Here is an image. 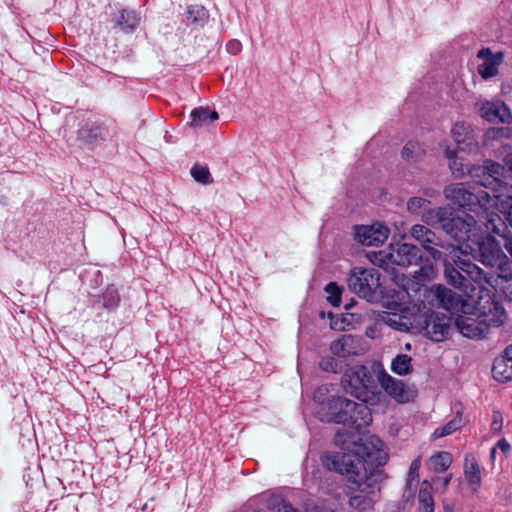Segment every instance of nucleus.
<instances>
[{
  "label": "nucleus",
  "mask_w": 512,
  "mask_h": 512,
  "mask_svg": "<svg viewBox=\"0 0 512 512\" xmlns=\"http://www.w3.org/2000/svg\"><path fill=\"white\" fill-rule=\"evenodd\" d=\"M443 194L446 200L455 206L467 208L477 214L483 213V224L489 219V214L496 213L493 209L499 205L500 201L499 195H490L484 190L472 192L462 182L445 186Z\"/></svg>",
  "instance_id": "7ed1b4c3"
},
{
  "label": "nucleus",
  "mask_w": 512,
  "mask_h": 512,
  "mask_svg": "<svg viewBox=\"0 0 512 512\" xmlns=\"http://www.w3.org/2000/svg\"><path fill=\"white\" fill-rule=\"evenodd\" d=\"M109 137V130L98 123H86L78 131V140L88 147L98 145Z\"/></svg>",
  "instance_id": "aec40b11"
},
{
  "label": "nucleus",
  "mask_w": 512,
  "mask_h": 512,
  "mask_svg": "<svg viewBox=\"0 0 512 512\" xmlns=\"http://www.w3.org/2000/svg\"><path fill=\"white\" fill-rule=\"evenodd\" d=\"M325 291L329 294L327 298L329 303L333 306H339L341 302V289L339 286L334 282H330L326 285Z\"/></svg>",
  "instance_id": "79ce46f5"
},
{
  "label": "nucleus",
  "mask_w": 512,
  "mask_h": 512,
  "mask_svg": "<svg viewBox=\"0 0 512 512\" xmlns=\"http://www.w3.org/2000/svg\"><path fill=\"white\" fill-rule=\"evenodd\" d=\"M111 22L112 30L132 33L140 22V16L134 10L121 9L113 15Z\"/></svg>",
  "instance_id": "5701e85b"
},
{
  "label": "nucleus",
  "mask_w": 512,
  "mask_h": 512,
  "mask_svg": "<svg viewBox=\"0 0 512 512\" xmlns=\"http://www.w3.org/2000/svg\"><path fill=\"white\" fill-rule=\"evenodd\" d=\"M465 478L468 483L473 486H478L481 482V472L480 467L476 459L469 455L465 458V467H464Z\"/></svg>",
  "instance_id": "72a5a7b5"
},
{
  "label": "nucleus",
  "mask_w": 512,
  "mask_h": 512,
  "mask_svg": "<svg viewBox=\"0 0 512 512\" xmlns=\"http://www.w3.org/2000/svg\"><path fill=\"white\" fill-rule=\"evenodd\" d=\"M392 512H398L397 510H393Z\"/></svg>",
  "instance_id": "13d9d810"
},
{
  "label": "nucleus",
  "mask_w": 512,
  "mask_h": 512,
  "mask_svg": "<svg viewBox=\"0 0 512 512\" xmlns=\"http://www.w3.org/2000/svg\"><path fill=\"white\" fill-rule=\"evenodd\" d=\"M343 403L348 410H351L347 424L351 425L355 430L366 427L372 422L371 410L367 405L369 402L361 401V403H355L352 401Z\"/></svg>",
  "instance_id": "4be33fe9"
},
{
  "label": "nucleus",
  "mask_w": 512,
  "mask_h": 512,
  "mask_svg": "<svg viewBox=\"0 0 512 512\" xmlns=\"http://www.w3.org/2000/svg\"><path fill=\"white\" fill-rule=\"evenodd\" d=\"M389 235V229L380 224L356 226L354 237L357 242L365 246H379L383 244Z\"/></svg>",
  "instance_id": "2eb2a0df"
},
{
  "label": "nucleus",
  "mask_w": 512,
  "mask_h": 512,
  "mask_svg": "<svg viewBox=\"0 0 512 512\" xmlns=\"http://www.w3.org/2000/svg\"><path fill=\"white\" fill-rule=\"evenodd\" d=\"M372 262L375 264V265H378L380 267L388 264L389 261V257H388V253H384L382 251H379L378 253H375L374 254V259H372Z\"/></svg>",
  "instance_id": "3c124183"
},
{
  "label": "nucleus",
  "mask_w": 512,
  "mask_h": 512,
  "mask_svg": "<svg viewBox=\"0 0 512 512\" xmlns=\"http://www.w3.org/2000/svg\"><path fill=\"white\" fill-rule=\"evenodd\" d=\"M480 116L492 123H510L512 115L502 101H485L480 104Z\"/></svg>",
  "instance_id": "a211bd4d"
},
{
  "label": "nucleus",
  "mask_w": 512,
  "mask_h": 512,
  "mask_svg": "<svg viewBox=\"0 0 512 512\" xmlns=\"http://www.w3.org/2000/svg\"><path fill=\"white\" fill-rule=\"evenodd\" d=\"M429 467L435 473L446 471L452 464V456L449 452L442 451L429 459Z\"/></svg>",
  "instance_id": "e433bc0d"
},
{
  "label": "nucleus",
  "mask_w": 512,
  "mask_h": 512,
  "mask_svg": "<svg viewBox=\"0 0 512 512\" xmlns=\"http://www.w3.org/2000/svg\"><path fill=\"white\" fill-rule=\"evenodd\" d=\"M275 512H297L296 509L285 501L279 502L275 507Z\"/></svg>",
  "instance_id": "603ef678"
},
{
  "label": "nucleus",
  "mask_w": 512,
  "mask_h": 512,
  "mask_svg": "<svg viewBox=\"0 0 512 512\" xmlns=\"http://www.w3.org/2000/svg\"><path fill=\"white\" fill-rule=\"evenodd\" d=\"M190 117V126L201 127L206 124L208 120H217L219 115L216 111L209 112L208 108L199 107L192 110Z\"/></svg>",
  "instance_id": "f704fd0d"
},
{
  "label": "nucleus",
  "mask_w": 512,
  "mask_h": 512,
  "mask_svg": "<svg viewBox=\"0 0 512 512\" xmlns=\"http://www.w3.org/2000/svg\"><path fill=\"white\" fill-rule=\"evenodd\" d=\"M453 212L448 207L429 208L422 212V221L431 227H439L444 231L446 224H450Z\"/></svg>",
  "instance_id": "b1692460"
},
{
  "label": "nucleus",
  "mask_w": 512,
  "mask_h": 512,
  "mask_svg": "<svg viewBox=\"0 0 512 512\" xmlns=\"http://www.w3.org/2000/svg\"><path fill=\"white\" fill-rule=\"evenodd\" d=\"M451 479H452V474H449L444 478H439V477L435 478L434 483L437 487H438V485H441L442 489L445 490L446 487L448 486V484L450 483Z\"/></svg>",
  "instance_id": "5fc2aeb1"
},
{
  "label": "nucleus",
  "mask_w": 512,
  "mask_h": 512,
  "mask_svg": "<svg viewBox=\"0 0 512 512\" xmlns=\"http://www.w3.org/2000/svg\"><path fill=\"white\" fill-rule=\"evenodd\" d=\"M335 444L344 451L352 452L370 471L381 470L388 460V454L383 449V442L375 435H364L355 439L353 432L346 428L339 429L335 435Z\"/></svg>",
  "instance_id": "f03ea898"
},
{
  "label": "nucleus",
  "mask_w": 512,
  "mask_h": 512,
  "mask_svg": "<svg viewBox=\"0 0 512 512\" xmlns=\"http://www.w3.org/2000/svg\"><path fill=\"white\" fill-rule=\"evenodd\" d=\"M372 382V376L365 366L348 369L341 381L344 390L362 402H371L374 399L370 390Z\"/></svg>",
  "instance_id": "423d86ee"
},
{
  "label": "nucleus",
  "mask_w": 512,
  "mask_h": 512,
  "mask_svg": "<svg viewBox=\"0 0 512 512\" xmlns=\"http://www.w3.org/2000/svg\"><path fill=\"white\" fill-rule=\"evenodd\" d=\"M349 289L359 297L374 301L380 288V273L376 269L355 268L348 277Z\"/></svg>",
  "instance_id": "0eeeda50"
},
{
  "label": "nucleus",
  "mask_w": 512,
  "mask_h": 512,
  "mask_svg": "<svg viewBox=\"0 0 512 512\" xmlns=\"http://www.w3.org/2000/svg\"><path fill=\"white\" fill-rule=\"evenodd\" d=\"M381 320L389 327L398 331H406L409 328L407 320L396 313L384 312L381 316Z\"/></svg>",
  "instance_id": "4c0bfd02"
},
{
  "label": "nucleus",
  "mask_w": 512,
  "mask_h": 512,
  "mask_svg": "<svg viewBox=\"0 0 512 512\" xmlns=\"http://www.w3.org/2000/svg\"><path fill=\"white\" fill-rule=\"evenodd\" d=\"M319 367L326 372L336 373L338 371V363L333 357H323L319 362Z\"/></svg>",
  "instance_id": "c03bdc74"
},
{
  "label": "nucleus",
  "mask_w": 512,
  "mask_h": 512,
  "mask_svg": "<svg viewBox=\"0 0 512 512\" xmlns=\"http://www.w3.org/2000/svg\"><path fill=\"white\" fill-rule=\"evenodd\" d=\"M494 286H498L505 296L512 301V268L511 264L497 273Z\"/></svg>",
  "instance_id": "7c9ffc66"
},
{
  "label": "nucleus",
  "mask_w": 512,
  "mask_h": 512,
  "mask_svg": "<svg viewBox=\"0 0 512 512\" xmlns=\"http://www.w3.org/2000/svg\"><path fill=\"white\" fill-rule=\"evenodd\" d=\"M451 136L458 148L468 154L479 151V143L475 130L465 122H457L451 129Z\"/></svg>",
  "instance_id": "4468645a"
},
{
  "label": "nucleus",
  "mask_w": 512,
  "mask_h": 512,
  "mask_svg": "<svg viewBox=\"0 0 512 512\" xmlns=\"http://www.w3.org/2000/svg\"><path fill=\"white\" fill-rule=\"evenodd\" d=\"M382 478V470L369 471V474H355L347 478L350 507L359 512L371 511L375 504L373 495L380 491Z\"/></svg>",
  "instance_id": "20e7f679"
},
{
  "label": "nucleus",
  "mask_w": 512,
  "mask_h": 512,
  "mask_svg": "<svg viewBox=\"0 0 512 512\" xmlns=\"http://www.w3.org/2000/svg\"><path fill=\"white\" fill-rule=\"evenodd\" d=\"M430 204V201L422 197H411L407 201V210L411 214H419L424 212L426 207Z\"/></svg>",
  "instance_id": "a19ab883"
},
{
  "label": "nucleus",
  "mask_w": 512,
  "mask_h": 512,
  "mask_svg": "<svg viewBox=\"0 0 512 512\" xmlns=\"http://www.w3.org/2000/svg\"><path fill=\"white\" fill-rule=\"evenodd\" d=\"M327 467L340 474H347L348 478L355 474H369L367 467L352 452L344 450L333 454L328 459Z\"/></svg>",
  "instance_id": "9b49d317"
},
{
  "label": "nucleus",
  "mask_w": 512,
  "mask_h": 512,
  "mask_svg": "<svg viewBox=\"0 0 512 512\" xmlns=\"http://www.w3.org/2000/svg\"><path fill=\"white\" fill-rule=\"evenodd\" d=\"M119 302V296L115 289H108L104 295V306L107 308L115 307Z\"/></svg>",
  "instance_id": "a18cd8bd"
},
{
  "label": "nucleus",
  "mask_w": 512,
  "mask_h": 512,
  "mask_svg": "<svg viewBox=\"0 0 512 512\" xmlns=\"http://www.w3.org/2000/svg\"><path fill=\"white\" fill-rule=\"evenodd\" d=\"M401 281H402V283L400 284V287H401L402 291L399 292V294L401 295V296H399V299L403 303H406V302L411 303L413 301V298L409 293V288L407 285L411 284L412 286H414V283L404 277L401 279Z\"/></svg>",
  "instance_id": "37998d69"
},
{
  "label": "nucleus",
  "mask_w": 512,
  "mask_h": 512,
  "mask_svg": "<svg viewBox=\"0 0 512 512\" xmlns=\"http://www.w3.org/2000/svg\"><path fill=\"white\" fill-rule=\"evenodd\" d=\"M445 156L449 159V169L455 178L462 179L466 175H470L472 167L469 168L464 159L457 156L454 150L446 149Z\"/></svg>",
  "instance_id": "bb28decb"
},
{
  "label": "nucleus",
  "mask_w": 512,
  "mask_h": 512,
  "mask_svg": "<svg viewBox=\"0 0 512 512\" xmlns=\"http://www.w3.org/2000/svg\"><path fill=\"white\" fill-rule=\"evenodd\" d=\"M391 371L399 376H405L413 371L412 358L406 354H398L391 362Z\"/></svg>",
  "instance_id": "c9c22d12"
},
{
  "label": "nucleus",
  "mask_w": 512,
  "mask_h": 512,
  "mask_svg": "<svg viewBox=\"0 0 512 512\" xmlns=\"http://www.w3.org/2000/svg\"><path fill=\"white\" fill-rule=\"evenodd\" d=\"M227 50L231 54H238L241 51V43L237 40L230 41L227 44Z\"/></svg>",
  "instance_id": "864d4df0"
},
{
  "label": "nucleus",
  "mask_w": 512,
  "mask_h": 512,
  "mask_svg": "<svg viewBox=\"0 0 512 512\" xmlns=\"http://www.w3.org/2000/svg\"><path fill=\"white\" fill-rule=\"evenodd\" d=\"M464 425L462 413L457 411L454 417L447 422L445 425L438 427L432 434V439L436 440L445 436H448L455 431L459 430Z\"/></svg>",
  "instance_id": "c756f323"
},
{
  "label": "nucleus",
  "mask_w": 512,
  "mask_h": 512,
  "mask_svg": "<svg viewBox=\"0 0 512 512\" xmlns=\"http://www.w3.org/2000/svg\"><path fill=\"white\" fill-rule=\"evenodd\" d=\"M502 427H503V417H502V414L500 412L496 411V412L493 413L491 429L494 432H499V431H501Z\"/></svg>",
  "instance_id": "09e8293b"
},
{
  "label": "nucleus",
  "mask_w": 512,
  "mask_h": 512,
  "mask_svg": "<svg viewBox=\"0 0 512 512\" xmlns=\"http://www.w3.org/2000/svg\"><path fill=\"white\" fill-rule=\"evenodd\" d=\"M489 233L486 237L475 242L478 245L479 261L487 267H496L498 272L501 268L510 265L509 258L502 250L501 243L495 239L494 233L487 230Z\"/></svg>",
  "instance_id": "1a4fd4ad"
},
{
  "label": "nucleus",
  "mask_w": 512,
  "mask_h": 512,
  "mask_svg": "<svg viewBox=\"0 0 512 512\" xmlns=\"http://www.w3.org/2000/svg\"><path fill=\"white\" fill-rule=\"evenodd\" d=\"M341 402H352L342 397H333L328 403L327 421L346 425L349 421V414L346 405Z\"/></svg>",
  "instance_id": "393cba45"
},
{
  "label": "nucleus",
  "mask_w": 512,
  "mask_h": 512,
  "mask_svg": "<svg viewBox=\"0 0 512 512\" xmlns=\"http://www.w3.org/2000/svg\"><path fill=\"white\" fill-rule=\"evenodd\" d=\"M191 175L199 183L209 184L212 182L209 169L206 166L195 164L191 168Z\"/></svg>",
  "instance_id": "ea45409f"
},
{
  "label": "nucleus",
  "mask_w": 512,
  "mask_h": 512,
  "mask_svg": "<svg viewBox=\"0 0 512 512\" xmlns=\"http://www.w3.org/2000/svg\"><path fill=\"white\" fill-rule=\"evenodd\" d=\"M501 204L502 212L506 214V218L512 226V197L499 201Z\"/></svg>",
  "instance_id": "de8ad7c7"
},
{
  "label": "nucleus",
  "mask_w": 512,
  "mask_h": 512,
  "mask_svg": "<svg viewBox=\"0 0 512 512\" xmlns=\"http://www.w3.org/2000/svg\"><path fill=\"white\" fill-rule=\"evenodd\" d=\"M444 232L459 244H466V248H470L469 243L474 244L481 239L480 227L475 218L467 213L453 216L450 224H446Z\"/></svg>",
  "instance_id": "6e6552de"
},
{
  "label": "nucleus",
  "mask_w": 512,
  "mask_h": 512,
  "mask_svg": "<svg viewBox=\"0 0 512 512\" xmlns=\"http://www.w3.org/2000/svg\"><path fill=\"white\" fill-rule=\"evenodd\" d=\"M209 18L208 11L202 5H190L188 6L185 19L188 23L194 26H203Z\"/></svg>",
  "instance_id": "473e14b6"
},
{
  "label": "nucleus",
  "mask_w": 512,
  "mask_h": 512,
  "mask_svg": "<svg viewBox=\"0 0 512 512\" xmlns=\"http://www.w3.org/2000/svg\"><path fill=\"white\" fill-rule=\"evenodd\" d=\"M357 339L352 335H343L330 344L331 353L339 358H347L357 354Z\"/></svg>",
  "instance_id": "a878e982"
},
{
  "label": "nucleus",
  "mask_w": 512,
  "mask_h": 512,
  "mask_svg": "<svg viewBox=\"0 0 512 512\" xmlns=\"http://www.w3.org/2000/svg\"><path fill=\"white\" fill-rule=\"evenodd\" d=\"M477 57L483 60V63L478 66V73L484 79H489L498 74V67L503 61V53H492L489 48L481 49Z\"/></svg>",
  "instance_id": "412c9836"
},
{
  "label": "nucleus",
  "mask_w": 512,
  "mask_h": 512,
  "mask_svg": "<svg viewBox=\"0 0 512 512\" xmlns=\"http://www.w3.org/2000/svg\"><path fill=\"white\" fill-rule=\"evenodd\" d=\"M451 329V318L439 312H429L424 316L423 330L432 341H442Z\"/></svg>",
  "instance_id": "f8f14e48"
},
{
  "label": "nucleus",
  "mask_w": 512,
  "mask_h": 512,
  "mask_svg": "<svg viewBox=\"0 0 512 512\" xmlns=\"http://www.w3.org/2000/svg\"><path fill=\"white\" fill-rule=\"evenodd\" d=\"M388 257L390 263L398 266H420L413 275L417 281H430L435 275L434 265L428 260L422 264L423 256L421 250L413 244L391 245Z\"/></svg>",
  "instance_id": "39448f33"
},
{
  "label": "nucleus",
  "mask_w": 512,
  "mask_h": 512,
  "mask_svg": "<svg viewBox=\"0 0 512 512\" xmlns=\"http://www.w3.org/2000/svg\"><path fill=\"white\" fill-rule=\"evenodd\" d=\"M500 449L503 453H506L510 450V444L505 439H500L497 444L491 449V458H495L496 450Z\"/></svg>",
  "instance_id": "8fccbe9b"
},
{
  "label": "nucleus",
  "mask_w": 512,
  "mask_h": 512,
  "mask_svg": "<svg viewBox=\"0 0 512 512\" xmlns=\"http://www.w3.org/2000/svg\"><path fill=\"white\" fill-rule=\"evenodd\" d=\"M426 155L425 147L416 141L407 142L401 151V157L409 164L422 161Z\"/></svg>",
  "instance_id": "cd10ccee"
},
{
  "label": "nucleus",
  "mask_w": 512,
  "mask_h": 512,
  "mask_svg": "<svg viewBox=\"0 0 512 512\" xmlns=\"http://www.w3.org/2000/svg\"><path fill=\"white\" fill-rule=\"evenodd\" d=\"M454 253L457 257V259H454L455 264L466 274L469 284L471 280L477 284L484 282L494 286L496 276L486 274L480 267L472 263L469 259L461 257V254L463 253L461 248H454Z\"/></svg>",
  "instance_id": "f3484780"
},
{
  "label": "nucleus",
  "mask_w": 512,
  "mask_h": 512,
  "mask_svg": "<svg viewBox=\"0 0 512 512\" xmlns=\"http://www.w3.org/2000/svg\"><path fill=\"white\" fill-rule=\"evenodd\" d=\"M420 466H421L420 458H416L412 461L410 468H409V472H408V479H407L408 485H410V483L412 481L418 479Z\"/></svg>",
  "instance_id": "49530a36"
},
{
  "label": "nucleus",
  "mask_w": 512,
  "mask_h": 512,
  "mask_svg": "<svg viewBox=\"0 0 512 512\" xmlns=\"http://www.w3.org/2000/svg\"><path fill=\"white\" fill-rule=\"evenodd\" d=\"M410 234L414 240L419 242L423 248L429 253L434 260H440L443 257V253L436 249L434 246L444 248L443 243L436 236V234L421 224H415L410 229Z\"/></svg>",
  "instance_id": "dca6fc26"
},
{
  "label": "nucleus",
  "mask_w": 512,
  "mask_h": 512,
  "mask_svg": "<svg viewBox=\"0 0 512 512\" xmlns=\"http://www.w3.org/2000/svg\"><path fill=\"white\" fill-rule=\"evenodd\" d=\"M504 163L508 167V169L512 172V153H509L504 157Z\"/></svg>",
  "instance_id": "4d7b16f0"
},
{
  "label": "nucleus",
  "mask_w": 512,
  "mask_h": 512,
  "mask_svg": "<svg viewBox=\"0 0 512 512\" xmlns=\"http://www.w3.org/2000/svg\"><path fill=\"white\" fill-rule=\"evenodd\" d=\"M449 247L452 248V261L444 260V278L449 285L463 292H467L470 288V284L468 283L466 274L456 266L454 261V259H457L454 253V248L456 247L453 245H449Z\"/></svg>",
  "instance_id": "6ab92c4d"
},
{
  "label": "nucleus",
  "mask_w": 512,
  "mask_h": 512,
  "mask_svg": "<svg viewBox=\"0 0 512 512\" xmlns=\"http://www.w3.org/2000/svg\"><path fill=\"white\" fill-rule=\"evenodd\" d=\"M512 136V129L509 127H494L487 130L484 136V143L486 145L491 141H497L502 138H510Z\"/></svg>",
  "instance_id": "58836bf2"
},
{
  "label": "nucleus",
  "mask_w": 512,
  "mask_h": 512,
  "mask_svg": "<svg viewBox=\"0 0 512 512\" xmlns=\"http://www.w3.org/2000/svg\"><path fill=\"white\" fill-rule=\"evenodd\" d=\"M377 379L384 391L399 403H407L414 398V391L398 379L393 378L385 370L377 374Z\"/></svg>",
  "instance_id": "ddd939ff"
},
{
  "label": "nucleus",
  "mask_w": 512,
  "mask_h": 512,
  "mask_svg": "<svg viewBox=\"0 0 512 512\" xmlns=\"http://www.w3.org/2000/svg\"><path fill=\"white\" fill-rule=\"evenodd\" d=\"M419 511L434 512V499L432 496V485L429 481L424 480L421 483L419 494Z\"/></svg>",
  "instance_id": "c85d7f7f"
},
{
  "label": "nucleus",
  "mask_w": 512,
  "mask_h": 512,
  "mask_svg": "<svg viewBox=\"0 0 512 512\" xmlns=\"http://www.w3.org/2000/svg\"><path fill=\"white\" fill-rule=\"evenodd\" d=\"M505 167L492 160L484 162L483 166H472L470 176L478 178V184L482 187L496 191L502 185Z\"/></svg>",
  "instance_id": "9d476101"
},
{
  "label": "nucleus",
  "mask_w": 512,
  "mask_h": 512,
  "mask_svg": "<svg viewBox=\"0 0 512 512\" xmlns=\"http://www.w3.org/2000/svg\"><path fill=\"white\" fill-rule=\"evenodd\" d=\"M498 358H503L505 359L507 362H510L512 363V345L508 346L505 350H504V353L499 356Z\"/></svg>",
  "instance_id": "6e6d98bb"
},
{
  "label": "nucleus",
  "mask_w": 512,
  "mask_h": 512,
  "mask_svg": "<svg viewBox=\"0 0 512 512\" xmlns=\"http://www.w3.org/2000/svg\"><path fill=\"white\" fill-rule=\"evenodd\" d=\"M493 377L498 382H508L512 380V363L503 358H496L492 367Z\"/></svg>",
  "instance_id": "2f4dec72"
},
{
  "label": "nucleus",
  "mask_w": 512,
  "mask_h": 512,
  "mask_svg": "<svg viewBox=\"0 0 512 512\" xmlns=\"http://www.w3.org/2000/svg\"><path fill=\"white\" fill-rule=\"evenodd\" d=\"M422 303L450 312L455 316L457 330L471 339L486 337L491 327H499L506 320L505 310L499 303L488 300V306L479 307L472 296L463 297L442 284L424 289Z\"/></svg>",
  "instance_id": "f257e3e1"
}]
</instances>
